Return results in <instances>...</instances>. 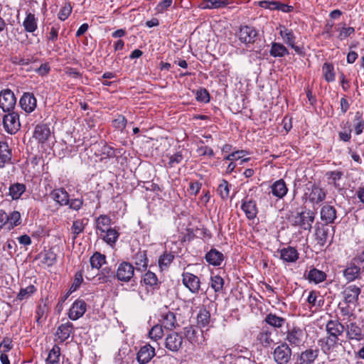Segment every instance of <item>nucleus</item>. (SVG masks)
Returning a JSON list of instances; mask_svg holds the SVG:
<instances>
[{"label": "nucleus", "mask_w": 364, "mask_h": 364, "mask_svg": "<svg viewBox=\"0 0 364 364\" xmlns=\"http://www.w3.org/2000/svg\"><path fill=\"white\" fill-rule=\"evenodd\" d=\"M344 330V325L337 320H329L326 323V332L327 336L325 338L323 347L325 353L328 352L338 345V337L343 334Z\"/></svg>", "instance_id": "obj_1"}, {"label": "nucleus", "mask_w": 364, "mask_h": 364, "mask_svg": "<svg viewBox=\"0 0 364 364\" xmlns=\"http://www.w3.org/2000/svg\"><path fill=\"white\" fill-rule=\"evenodd\" d=\"M314 219L315 213L309 209L303 210L289 218L292 225L299 227L304 230H310L311 229Z\"/></svg>", "instance_id": "obj_2"}, {"label": "nucleus", "mask_w": 364, "mask_h": 364, "mask_svg": "<svg viewBox=\"0 0 364 364\" xmlns=\"http://www.w3.org/2000/svg\"><path fill=\"white\" fill-rule=\"evenodd\" d=\"M3 126L8 134H16L21 127L18 113L13 110L5 114L3 117Z\"/></svg>", "instance_id": "obj_3"}, {"label": "nucleus", "mask_w": 364, "mask_h": 364, "mask_svg": "<svg viewBox=\"0 0 364 364\" xmlns=\"http://www.w3.org/2000/svg\"><path fill=\"white\" fill-rule=\"evenodd\" d=\"M346 332V338L349 340L360 341L364 339L363 326L356 321L349 319L344 326Z\"/></svg>", "instance_id": "obj_4"}, {"label": "nucleus", "mask_w": 364, "mask_h": 364, "mask_svg": "<svg viewBox=\"0 0 364 364\" xmlns=\"http://www.w3.org/2000/svg\"><path fill=\"white\" fill-rule=\"evenodd\" d=\"M16 103L14 93L9 89H4L0 92V108L4 112L14 110Z\"/></svg>", "instance_id": "obj_5"}, {"label": "nucleus", "mask_w": 364, "mask_h": 364, "mask_svg": "<svg viewBox=\"0 0 364 364\" xmlns=\"http://www.w3.org/2000/svg\"><path fill=\"white\" fill-rule=\"evenodd\" d=\"M291 349L286 343L278 346L273 352V358L277 364H287L291 359Z\"/></svg>", "instance_id": "obj_6"}, {"label": "nucleus", "mask_w": 364, "mask_h": 364, "mask_svg": "<svg viewBox=\"0 0 364 364\" xmlns=\"http://www.w3.org/2000/svg\"><path fill=\"white\" fill-rule=\"evenodd\" d=\"M134 274V266L127 262L120 263L116 270V278L123 282H129Z\"/></svg>", "instance_id": "obj_7"}, {"label": "nucleus", "mask_w": 364, "mask_h": 364, "mask_svg": "<svg viewBox=\"0 0 364 364\" xmlns=\"http://www.w3.org/2000/svg\"><path fill=\"white\" fill-rule=\"evenodd\" d=\"M257 31L254 27L249 26H240L237 36L238 39L245 44L254 43L257 37Z\"/></svg>", "instance_id": "obj_8"}, {"label": "nucleus", "mask_w": 364, "mask_h": 364, "mask_svg": "<svg viewBox=\"0 0 364 364\" xmlns=\"http://www.w3.org/2000/svg\"><path fill=\"white\" fill-rule=\"evenodd\" d=\"M182 282L193 294H198L200 289V279L189 272H184L182 274Z\"/></svg>", "instance_id": "obj_9"}, {"label": "nucleus", "mask_w": 364, "mask_h": 364, "mask_svg": "<svg viewBox=\"0 0 364 364\" xmlns=\"http://www.w3.org/2000/svg\"><path fill=\"white\" fill-rule=\"evenodd\" d=\"M305 332L299 327H293L287 333L286 340L292 346H299L304 342Z\"/></svg>", "instance_id": "obj_10"}, {"label": "nucleus", "mask_w": 364, "mask_h": 364, "mask_svg": "<svg viewBox=\"0 0 364 364\" xmlns=\"http://www.w3.org/2000/svg\"><path fill=\"white\" fill-rule=\"evenodd\" d=\"M279 34L284 43L292 48L296 53L299 55L304 54L303 48L295 45L296 37L292 30L282 27L280 30Z\"/></svg>", "instance_id": "obj_11"}, {"label": "nucleus", "mask_w": 364, "mask_h": 364, "mask_svg": "<svg viewBox=\"0 0 364 364\" xmlns=\"http://www.w3.org/2000/svg\"><path fill=\"white\" fill-rule=\"evenodd\" d=\"M20 106L26 113H31L37 106V100L33 93L25 92L19 101Z\"/></svg>", "instance_id": "obj_12"}, {"label": "nucleus", "mask_w": 364, "mask_h": 364, "mask_svg": "<svg viewBox=\"0 0 364 364\" xmlns=\"http://www.w3.org/2000/svg\"><path fill=\"white\" fill-rule=\"evenodd\" d=\"M183 344V337L178 333H172L167 336L165 346L172 352H177Z\"/></svg>", "instance_id": "obj_13"}, {"label": "nucleus", "mask_w": 364, "mask_h": 364, "mask_svg": "<svg viewBox=\"0 0 364 364\" xmlns=\"http://www.w3.org/2000/svg\"><path fill=\"white\" fill-rule=\"evenodd\" d=\"M241 208L245 212V215L248 219L252 220L256 218L258 210L256 202L252 198H249L248 196L242 200Z\"/></svg>", "instance_id": "obj_14"}, {"label": "nucleus", "mask_w": 364, "mask_h": 364, "mask_svg": "<svg viewBox=\"0 0 364 364\" xmlns=\"http://www.w3.org/2000/svg\"><path fill=\"white\" fill-rule=\"evenodd\" d=\"M86 306V303L83 300H77L70 309L68 317L73 321L80 318L85 313Z\"/></svg>", "instance_id": "obj_15"}, {"label": "nucleus", "mask_w": 364, "mask_h": 364, "mask_svg": "<svg viewBox=\"0 0 364 364\" xmlns=\"http://www.w3.org/2000/svg\"><path fill=\"white\" fill-rule=\"evenodd\" d=\"M155 355V349L149 344L141 347L136 356V359L140 364H146Z\"/></svg>", "instance_id": "obj_16"}, {"label": "nucleus", "mask_w": 364, "mask_h": 364, "mask_svg": "<svg viewBox=\"0 0 364 364\" xmlns=\"http://www.w3.org/2000/svg\"><path fill=\"white\" fill-rule=\"evenodd\" d=\"M361 272V267L350 261L343 270V277L348 282H350L359 279Z\"/></svg>", "instance_id": "obj_17"}, {"label": "nucleus", "mask_w": 364, "mask_h": 364, "mask_svg": "<svg viewBox=\"0 0 364 364\" xmlns=\"http://www.w3.org/2000/svg\"><path fill=\"white\" fill-rule=\"evenodd\" d=\"M73 331V325L70 321L60 324L56 330V340L58 341L59 343L65 342L70 337Z\"/></svg>", "instance_id": "obj_18"}, {"label": "nucleus", "mask_w": 364, "mask_h": 364, "mask_svg": "<svg viewBox=\"0 0 364 364\" xmlns=\"http://www.w3.org/2000/svg\"><path fill=\"white\" fill-rule=\"evenodd\" d=\"M318 348L306 349L299 355L298 364H312L318 358Z\"/></svg>", "instance_id": "obj_19"}, {"label": "nucleus", "mask_w": 364, "mask_h": 364, "mask_svg": "<svg viewBox=\"0 0 364 364\" xmlns=\"http://www.w3.org/2000/svg\"><path fill=\"white\" fill-rule=\"evenodd\" d=\"M360 291V288L354 284L346 287L342 292L344 301L348 304L356 302Z\"/></svg>", "instance_id": "obj_20"}, {"label": "nucleus", "mask_w": 364, "mask_h": 364, "mask_svg": "<svg viewBox=\"0 0 364 364\" xmlns=\"http://www.w3.org/2000/svg\"><path fill=\"white\" fill-rule=\"evenodd\" d=\"M280 259L285 262H295L299 259V252L293 247L289 246L278 250Z\"/></svg>", "instance_id": "obj_21"}, {"label": "nucleus", "mask_w": 364, "mask_h": 364, "mask_svg": "<svg viewBox=\"0 0 364 364\" xmlns=\"http://www.w3.org/2000/svg\"><path fill=\"white\" fill-rule=\"evenodd\" d=\"M321 219L326 225L334 223L336 218V210L330 205H324L320 211Z\"/></svg>", "instance_id": "obj_22"}, {"label": "nucleus", "mask_w": 364, "mask_h": 364, "mask_svg": "<svg viewBox=\"0 0 364 364\" xmlns=\"http://www.w3.org/2000/svg\"><path fill=\"white\" fill-rule=\"evenodd\" d=\"M259 5L264 9H269L270 10H279L285 13L290 12L293 10V7L291 6L281 4L278 1H259Z\"/></svg>", "instance_id": "obj_23"}, {"label": "nucleus", "mask_w": 364, "mask_h": 364, "mask_svg": "<svg viewBox=\"0 0 364 364\" xmlns=\"http://www.w3.org/2000/svg\"><path fill=\"white\" fill-rule=\"evenodd\" d=\"M309 199L311 203H319L325 200L326 191L316 185L311 186L309 189Z\"/></svg>", "instance_id": "obj_24"}, {"label": "nucleus", "mask_w": 364, "mask_h": 364, "mask_svg": "<svg viewBox=\"0 0 364 364\" xmlns=\"http://www.w3.org/2000/svg\"><path fill=\"white\" fill-rule=\"evenodd\" d=\"M330 229L326 225H317L316 227V240L317 243L323 246L329 237Z\"/></svg>", "instance_id": "obj_25"}, {"label": "nucleus", "mask_w": 364, "mask_h": 364, "mask_svg": "<svg viewBox=\"0 0 364 364\" xmlns=\"http://www.w3.org/2000/svg\"><path fill=\"white\" fill-rule=\"evenodd\" d=\"M50 134L49 127L46 124H38L35 127L33 136L39 142L46 141Z\"/></svg>", "instance_id": "obj_26"}, {"label": "nucleus", "mask_w": 364, "mask_h": 364, "mask_svg": "<svg viewBox=\"0 0 364 364\" xmlns=\"http://www.w3.org/2000/svg\"><path fill=\"white\" fill-rule=\"evenodd\" d=\"M115 278L116 271L112 270V269L109 267L102 268L97 274V280L100 284L112 282Z\"/></svg>", "instance_id": "obj_27"}, {"label": "nucleus", "mask_w": 364, "mask_h": 364, "mask_svg": "<svg viewBox=\"0 0 364 364\" xmlns=\"http://www.w3.org/2000/svg\"><path fill=\"white\" fill-rule=\"evenodd\" d=\"M271 188L272 194L279 198L284 197L288 191L287 185L283 179L275 181L272 185Z\"/></svg>", "instance_id": "obj_28"}, {"label": "nucleus", "mask_w": 364, "mask_h": 364, "mask_svg": "<svg viewBox=\"0 0 364 364\" xmlns=\"http://www.w3.org/2000/svg\"><path fill=\"white\" fill-rule=\"evenodd\" d=\"M50 196L52 198L60 205H65L69 203V195L63 188H57L53 190Z\"/></svg>", "instance_id": "obj_29"}, {"label": "nucleus", "mask_w": 364, "mask_h": 364, "mask_svg": "<svg viewBox=\"0 0 364 364\" xmlns=\"http://www.w3.org/2000/svg\"><path fill=\"white\" fill-rule=\"evenodd\" d=\"M95 224L97 233L99 235L111 228V219L107 215H101L96 219Z\"/></svg>", "instance_id": "obj_30"}, {"label": "nucleus", "mask_w": 364, "mask_h": 364, "mask_svg": "<svg viewBox=\"0 0 364 364\" xmlns=\"http://www.w3.org/2000/svg\"><path fill=\"white\" fill-rule=\"evenodd\" d=\"M205 257L209 264L214 266H219L224 259L223 253L215 249L210 250Z\"/></svg>", "instance_id": "obj_31"}, {"label": "nucleus", "mask_w": 364, "mask_h": 364, "mask_svg": "<svg viewBox=\"0 0 364 364\" xmlns=\"http://www.w3.org/2000/svg\"><path fill=\"white\" fill-rule=\"evenodd\" d=\"M257 338L264 347H269L274 343L272 332L268 328H262Z\"/></svg>", "instance_id": "obj_32"}, {"label": "nucleus", "mask_w": 364, "mask_h": 364, "mask_svg": "<svg viewBox=\"0 0 364 364\" xmlns=\"http://www.w3.org/2000/svg\"><path fill=\"white\" fill-rule=\"evenodd\" d=\"M11 151L6 142H0V168L5 166L11 159Z\"/></svg>", "instance_id": "obj_33"}, {"label": "nucleus", "mask_w": 364, "mask_h": 364, "mask_svg": "<svg viewBox=\"0 0 364 364\" xmlns=\"http://www.w3.org/2000/svg\"><path fill=\"white\" fill-rule=\"evenodd\" d=\"M134 264L138 270H144L148 267V259L146 251H139L134 257Z\"/></svg>", "instance_id": "obj_34"}, {"label": "nucleus", "mask_w": 364, "mask_h": 364, "mask_svg": "<svg viewBox=\"0 0 364 364\" xmlns=\"http://www.w3.org/2000/svg\"><path fill=\"white\" fill-rule=\"evenodd\" d=\"M343 175V172L339 171L327 172L326 176L328 180V183L333 186L336 189H341L339 181L341 179Z\"/></svg>", "instance_id": "obj_35"}, {"label": "nucleus", "mask_w": 364, "mask_h": 364, "mask_svg": "<svg viewBox=\"0 0 364 364\" xmlns=\"http://www.w3.org/2000/svg\"><path fill=\"white\" fill-rule=\"evenodd\" d=\"M269 53L275 58H282L289 54L287 48L282 43H272Z\"/></svg>", "instance_id": "obj_36"}, {"label": "nucleus", "mask_w": 364, "mask_h": 364, "mask_svg": "<svg viewBox=\"0 0 364 364\" xmlns=\"http://www.w3.org/2000/svg\"><path fill=\"white\" fill-rule=\"evenodd\" d=\"M100 237L108 245H114L118 239L119 233L114 228H110L103 233L99 234Z\"/></svg>", "instance_id": "obj_37"}, {"label": "nucleus", "mask_w": 364, "mask_h": 364, "mask_svg": "<svg viewBox=\"0 0 364 364\" xmlns=\"http://www.w3.org/2000/svg\"><path fill=\"white\" fill-rule=\"evenodd\" d=\"M326 278V274L324 272L318 270L316 268L311 269L307 275V279L310 282L318 284L324 281Z\"/></svg>", "instance_id": "obj_38"}, {"label": "nucleus", "mask_w": 364, "mask_h": 364, "mask_svg": "<svg viewBox=\"0 0 364 364\" xmlns=\"http://www.w3.org/2000/svg\"><path fill=\"white\" fill-rule=\"evenodd\" d=\"M26 191V186L23 183H16L9 187V196L13 200H18Z\"/></svg>", "instance_id": "obj_39"}, {"label": "nucleus", "mask_w": 364, "mask_h": 364, "mask_svg": "<svg viewBox=\"0 0 364 364\" xmlns=\"http://www.w3.org/2000/svg\"><path fill=\"white\" fill-rule=\"evenodd\" d=\"M23 26L27 32H34L38 28L37 19L35 17V15L31 13L27 14L25 20L23 22Z\"/></svg>", "instance_id": "obj_40"}, {"label": "nucleus", "mask_w": 364, "mask_h": 364, "mask_svg": "<svg viewBox=\"0 0 364 364\" xmlns=\"http://www.w3.org/2000/svg\"><path fill=\"white\" fill-rule=\"evenodd\" d=\"M265 322L274 328H281L286 323V319L276 314H269L266 316Z\"/></svg>", "instance_id": "obj_41"}, {"label": "nucleus", "mask_w": 364, "mask_h": 364, "mask_svg": "<svg viewBox=\"0 0 364 364\" xmlns=\"http://www.w3.org/2000/svg\"><path fill=\"white\" fill-rule=\"evenodd\" d=\"M228 4L227 0H203L200 6L203 9H213L225 7Z\"/></svg>", "instance_id": "obj_42"}, {"label": "nucleus", "mask_w": 364, "mask_h": 364, "mask_svg": "<svg viewBox=\"0 0 364 364\" xmlns=\"http://www.w3.org/2000/svg\"><path fill=\"white\" fill-rule=\"evenodd\" d=\"M92 268L99 269L106 262L105 255L96 252L90 259Z\"/></svg>", "instance_id": "obj_43"}, {"label": "nucleus", "mask_w": 364, "mask_h": 364, "mask_svg": "<svg viewBox=\"0 0 364 364\" xmlns=\"http://www.w3.org/2000/svg\"><path fill=\"white\" fill-rule=\"evenodd\" d=\"M60 356V348L58 345H54L49 351L46 362L48 364H58Z\"/></svg>", "instance_id": "obj_44"}, {"label": "nucleus", "mask_w": 364, "mask_h": 364, "mask_svg": "<svg viewBox=\"0 0 364 364\" xmlns=\"http://www.w3.org/2000/svg\"><path fill=\"white\" fill-rule=\"evenodd\" d=\"M144 283L152 288L157 287L159 285V280L156 275L150 271L146 272L143 276Z\"/></svg>", "instance_id": "obj_45"}, {"label": "nucleus", "mask_w": 364, "mask_h": 364, "mask_svg": "<svg viewBox=\"0 0 364 364\" xmlns=\"http://www.w3.org/2000/svg\"><path fill=\"white\" fill-rule=\"evenodd\" d=\"M176 316L172 312H168L163 316L162 325L166 329H172L176 326Z\"/></svg>", "instance_id": "obj_46"}, {"label": "nucleus", "mask_w": 364, "mask_h": 364, "mask_svg": "<svg viewBox=\"0 0 364 364\" xmlns=\"http://www.w3.org/2000/svg\"><path fill=\"white\" fill-rule=\"evenodd\" d=\"M323 75L327 82H333L335 80L334 68L332 64L325 63L322 67Z\"/></svg>", "instance_id": "obj_47"}, {"label": "nucleus", "mask_w": 364, "mask_h": 364, "mask_svg": "<svg viewBox=\"0 0 364 364\" xmlns=\"http://www.w3.org/2000/svg\"><path fill=\"white\" fill-rule=\"evenodd\" d=\"M36 291V288L33 285H29L26 288H21L17 295L16 299L19 301L28 299Z\"/></svg>", "instance_id": "obj_48"}, {"label": "nucleus", "mask_w": 364, "mask_h": 364, "mask_svg": "<svg viewBox=\"0 0 364 364\" xmlns=\"http://www.w3.org/2000/svg\"><path fill=\"white\" fill-rule=\"evenodd\" d=\"M174 259V255L171 253L165 252L160 256L159 259V266L161 269L167 268Z\"/></svg>", "instance_id": "obj_49"}, {"label": "nucleus", "mask_w": 364, "mask_h": 364, "mask_svg": "<svg viewBox=\"0 0 364 364\" xmlns=\"http://www.w3.org/2000/svg\"><path fill=\"white\" fill-rule=\"evenodd\" d=\"M85 229V224L82 220H76L73 223L71 231L73 240H75L79 234L82 233Z\"/></svg>", "instance_id": "obj_50"}, {"label": "nucleus", "mask_w": 364, "mask_h": 364, "mask_svg": "<svg viewBox=\"0 0 364 364\" xmlns=\"http://www.w3.org/2000/svg\"><path fill=\"white\" fill-rule=\"evenodd\" d=\"M211 287L215 292H220L223 290L224 286V279L219 275H213L210 278Z\"/></svg>", "instance_id": "obj_51"}, {"label": "nucleus", "mask_w": 364, "mask_h": 364, "mask_svg": "<svg viewBox=\"0 0 364 364\" xmlns=\"http://www.w3.org/2000/svg\"><path fill=\"white\" fill-rule=\"evenodd\" d=\"M21 221V214L18 211H13L9 215L8 220V227L9 230L14 228L15 226H17L20 224Z\"/></svg>", "instance_id": "obj_52"}, {"label": "nucleus", "mask_w": 364, "mask_h": 364, "mask_svg": "<svg viewBox=\"0 0 364 364\" xmlns=\"http://www.w3.org/2000/svg\"><path fill=\"white\" fill-rule=\"evenodd\" d=\"M217 191L223 199H227L230 194L228 182L226 180H223L219 184Z\"/></svg>", "instance_id": "obj_53"}, {"label": "nucleus", "mask_w": 364, "mask_h": 364, "mask_svg": "<svg viewBox=\"0 0 364 364\" xmlns=\"http://www.w3.org/2000/svg\"><path fill=\"white\" fill-rule=\"evenodd\" d=\"M355 121L356 123L354 124V131L356 135L360 134L364 129V120L362 114L358 112L355 115Z\"/></svg>", "instance_id": "obj_54"}, {"label": "nucleus", "mask_w": 364, "mask_h": 364, "mask_svg": "<svg viewBox=\"0 0 364 364\" xmlns=\"http://www.w3.org/2000/svg\"><path fill=\"white\" fill-rule=\"evenodd\" d=\"M164 335V331L162 328V326L161 325H155L149 332V336L151 339L157 341L160 339Z\"/></svg>", "instance_id": "obj_55"}, {"label": "nucleus", "mask_w": 364, "mask_h": 364, "mask_svg": "<svg viewBox=\"0 0 364 364\" xmlns=\"http://www.w3.org/2000/svg\"><path fill=\"white\" fill-rule=\"evenodd\" d=\"M210 314L206 310L200 311L197 316L198 323L202 326H205L208 324L210 321Z\"/></svg>", "instance_id": "obj_56"}, {"label": "nucleus", "mask_w": 364, "mask_h": 364, "mask_svg": "<svg viewBox=\"0 0 364 364\" xmlns=\"http://www.w3.org/2000/svg\"><path fill=\"white\" fill-rule=\"evenodd\" d=\"M55 254L51 251H47L43 255L42 262L48 267L52 266L55 262Z\"/></svg>", "instance_id": "obj_57"}, {"label": "nucleus", "mask_w": 364, "mask_h": 364, "mask_svg": "<svg viewBox=\"0 0 364 364\" xmlns=\"http://www.w3.org/2000/svg\"><path fill=\"white\" fill-rule=\"evenodd\" d=\"M13 348L12 341L10 338H4L0 343V351L1 353H5L9 352Z\"/></svg>", "instance_id": "obj_58"}, {"label": "nucleus", "mask_w": 364, "mask_h": 364, "mask_svg": "<svg viewBox=\"0 0 364 364\" xmlns=\"http://www.w3.org/2000/svg\"><path fill=\"white\" fill-rule=\"evenodd\" d=\"M60 26L59 23H55L50 28V31L48 36V40L51 42H55L58 40V31Z\"/></svg>", "instance_id": "obj_59"}, {"label": "nucleus", "mask_w": 364, "mask_h": 364, "mask_svg": "<svg viewBox=\"0 0 364 364\" xmlns=\"http://www.w3.org/2000/svg\"><path fill=\"white\" fill-rule=\"evenodd\" d=\"M247 154V151L245 150H238L225 156V159L231 161H237L242 159Z\"/></svg>", "instance_id": "obj_60"}, {"label": "nucleus", "mask_w": 364, "mask_h": 364, "mask_svg": "<svg viewBox=\"0 0 364 364\" xmlns=\"http://www.w3.org/2000/svg\"><path fill=\"white\" fill-rule=\"evenodd\" d=\"M71 11H72V7H71L70 4H67L63 7H62L61 9L60 10L58 15V18L61 21H65L70 15Z\"/></svg>", "instance_id": "obj_61"}, {"label": "nucleus", "mask_w": 364, "mask_h": 364, "mask_svg": "<svg viewBox=\"0 0 364 364\" xmlns=\"http://www.w3.org/2000/svg\"><path fill=\"white\" fill-rule=\"evenodd\" d=\"M168 158V165L171 167L174 166L176 164H180L183 159L181 151H178L176 154L171 155Z\"/></svg>", "instance_id": "obj_62"}, {"label": "nucleus", "mask_w": 364, "mask_h": 364, "mask_svg": "<svg viewBox=\"0 0 364 364\" xmlns=\"http://www.w3.org/2000/svg\"><path fill=\"white\" fill-rule=\"evenodd\" d=\"M196 100L198 102H208L210 101V95L205 89H200L196 92Z\"/></svg>", "instance_id": "obj_63"}, {"label": "nucleus", "mask_w": 364, "mask_h": 364, "mask_svg": "<svg viewBox=\"0 0 364 364\" xmlns=\"http://www.w3.org/2000/svg\"><path fill=\"white\" fill-rule=\"evenodd\" d=\"M112 124L116 129L122 130L126 127L127 119L124 116L119 115L114 120H113Z\"/></svg>", "instance_id": "obj_64"}]
</instances>
